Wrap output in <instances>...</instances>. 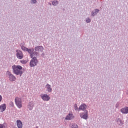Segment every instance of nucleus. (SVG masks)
<instances>
[{
  "mask_svg": "<svg viewBox=\"0 0 128 128\" xmlns=\"http://www.w3.org/2000/svg\"><path fill=\"white\" fill-rule=\"evenodd\" d=\"M13 72L16 76H22V67L20 65H13L12 66Z\"/></svg>",
  "mask_w": 128,
  "mask_h": 128,
  "instance_id": "obj_1",
  "label": "nucleus"
},
{
  "mask_svg": "<svg viewBox=\"0 0 128 128\" xmlns=\"http://www.w3.org/2000/svg\"><path fill=\"white\" fill-rule=\"evenodd\" d=\"M6 76L9 78V80L10 82H15L16 80V76L12 74L10 70H8L6 72Z\"/></svg>",
  "mask_w": 128,
  "mask_h": 128,
  "instance_id": "obj_2",
  "label": "nucleus"
},
{
  "mask_svg": "<svg viewBox=\"0 0 128 128\" xmlns=\"http://www.w3.org/2000/svg\"><path fill=\"white\" fill-rule=\"evenodd\" d=\"M15 104L18 108H22V98L20 97H16L14 98Z\"/></svg>",
  "mask_w": 128,
  "mask_h": 128,
  "instance_id": "obj_3",
  "label": "nucleus"
},
{
  "mask_svg": "<svg viewBox=\"0 0 128 128\" xmlns=\"http://www.w3.org/2000/svg\"><path fill=\"white\" fill-rule=\"evenodd\" d=\"M16 56L18 60H22L24 58V54L20 50H16Z\"/></svg>",
  "mask_w": 128,
  "mask_h": 128,
  "instance_id": "obj_4",
  "label": "nucleus"
},
{
  "mask_svg": "<svg viewBox=\"0 0 128 128\" xmlns=\"http://www.w3.org/2000/svg\"><path fill=\"white\" fill-rule=\"evenodd\" d=\"M80 117L84 120H88V110H85L84 112L80 114Z\"/></svg>",
  "mask_w": 128,
  "mask_h": 128,
  "instance_id": "obj_5",
  "label": "nucleus"
},
{
  "mask_svg": "<svg viewBox=\"0 0 128 128\" xmlns=\"http://www.w3.org/2000/svg\"><path fill=\"white\" fill-rule=\"evenodd\" d=\"M38 59H36V58H34L31 60L30 62V68H34V66H36L38 64Z\"/></svg>",
  "mask_w": 128,
  "mask_h": 128,
  "instance_id": "obj_6",
  "label": "nucleus"
},
{
  "mask_svg": "<svg viewBox=\"0 0 128 128\" xmlns=\"http://www.w3.org/2000/svg\"><path fill=\"white\" fill-rule=\"evenodd\" d=\"M41 98L44 102H48L50 100V97L48 94H41L40 95Z\"/></svg>",
  "mask_w": 128,
  "mask_h": 128,
  "instance_id": "obj_7",
  "label": "nucleus"
},
{
  "mask_svg": "<svg viewBox=\"0 0 128 128\" xmlns=\"http://www.w3.org/2000/svg\"><path fill=\"white\" fill-rule=\"evenodd\" d=\"M34 50L36 52H42L44 48L42 46H36L34 48Z\"/></svg>",
  "mask_w": 128,
  "mask_h": 128,
  "instance_id": "obj_8",
  "label": "nucleus"
},
{
  "mask_svg": "<svg viewBox=\"0 0 128 128\" xmlns=\"http://www.w3.org/2000/svg\"><path fill=\"white\" fill-rule=\"evenodd\" d=\"M74 118V114L72 113H69L66 117L65 120H72V118Z\"/></svg>",
  "mask_w": 128,
  "mask_h": 128,
  "instance_id": "obj_9",
  "label": "nucleus"
},
{
  "mask_svg": "<svg viewBox=\"0 0 128 128\" xmlns=\"http://www.w3.org/2000/svg\"><path fill=\"white\" fill-rule=\"evenodd\" d=\"M45 88H46V90H47L48 92H52V85L48 84H47L46 85Z\"/></svg>",
  "mask_w": 128,
  "mask_h": 128,
  "instance_id": "obj_10",
  "label": "nucleus"
},
{
  "mask_svg": "<svg viewBox=\"0 0 128 128\" xmlns=\"http://www.w3.org/2000/svg\"><path fill=\"white\" fill-rule=\"evenodd\" d=\"M120 112L124 114H128V107H124L120 109Z\"/></svg>",
  "mask_w": 128,
  "mask_h": 128,
  "instance_id": "obj_11",
  "label": "nucleus"
},
{
  "mask_svg": "<svg viewBox=\"0 0 128 128\" xmlns=\"http://www.w3.org/2000/svg\"><path fill=\"white\" fill-rule=\"evenodd\" d=\"M34 106V102H30L28 103L27 108L29 110H32Z\"/></svg>",
  "mask_w": 128,
  "mask_h": 128,
  "instance_id": "obj_12",
  "label": "nucleus"
},
{
  "mask_svg": "<svg viewBox=\"0 0 128 128\" xmlns=\"http://www.w3.org/2000/svg\"><path fill=\"white\" fill-rule=\"evenodd\" d=\"M86 104H82L79 107V110H82L84 112V110H86Z\"/></svg>",
  "mask_w": 128,
  "mask_h": 128,
  "instance_id": "obj_13",
  "label": "nucleus"
},
{
  "mask_svg": "<svg viewBox=\"0 0 128 128\" xmlns=\"http://www.w3.org/2000/svg\"><path fill=\"white\" fill-rule=\"evenodd\" d=\"M6 104H4L0 106V112H2L6 110Z\"/></svg>",
  "mask_w": 128,
  "mask_h": 128,
  "instance_id": "obj_14",
  "label": "nucleus"
},
{
  "mask_svg": "<svg viewBox=\"0 0 128 128\" xmlns=\"http://www.w3.org/2000/svg\"><path fill=\"white\" fill-rule=\"evenodd\" d=\"M99 12H100V10L94 9L91 12L92 16H96V14H98Z\"/></svg>",
  "mask_w": 128,
  "mask_h": 128,
  "instance_id": "obj_15",
  "label": "nucleus"
},
{
  "mask_svg": "<svg viewBox=\"0 0 128 128\" xmlns=\"http://www.w3.org/2000/svg\"><path fill=\"white\" fill-rule=\"evenodd\" d=\"M16 125L18 128H22V122L20 120H16Z\"/></svg>",
  "mask_w": 128,
  "mask_h": 128,
  "instance_id": "obj_16",
  "label": "nucleus"
},
{
  "mask_svg": "<svg viewBox=\"0 0 128 128\" xmlns=\"http://www.w3.org/2000/svg\"><path fill=\"white\" fill-rule=\"evenodd\" d=\"M38 52L34 51L32 54H30V56L32 58L34 59L36 58V56H38Z\"/></svg>",
  "mask_w": 128,
  "mask_h": 128,
  "instance_id": "obj_17",
  "label": "nucleus"
},
{
  "mask_svg": "<svg viewBox=\"0 0 128 128\" xmlns=\"http://www.w3.org/2000/svg\"><path fill=\"white\" fill-rule=\"evenodd\" d=\"M116 122L118 123V126H122V124H124V121H122V120L120 118H117L116 119Z\"/></svg>",
  "mask_w": 128,
  "mask_h": 128,
  "instance_id": "obj_18",
  "label": "nucleus"
},
{
  "mask_svg": "<svg viewBox=\"0 0 128 128\" xmlns=\"http://www.w3.org/2000/svg\"><path fill=\"white\" fill-rule=\"evenodd\" d=\"M20 46L21 48V49L22 50H23L24 52H28V48H26V47L24 46V44H20Z\"/></svg>",
  "mask_w": 128,
  "mask_h": 128,
  "instance_id": "obj_19",
  "label": "nucleus"
},
{
  "mask_svg": "<svg viewBox=\"0 0 128 128\" xmlns=\"http://www.w3.org/2000/svg\"><path fill=\"white\" fill-rule=\"evenodd\" d=\"M58 4V1L57 0H54L52 1V5L53 6H56Z\"/></svg>",
  "mask_w": 128,
  "mask_h": 128,
  "instance_id": "obj_20",
  "label": "nucleus"
},
{
  "mask_svg": "<svg viewBox=\"0 0 128 128\" xmlns=\"http://www.w3.org/2000/svg\"><path fill=\"white\" fill-rule=\"evenodd\" d=\"M27 52L30 54L34 52V48H28Z\"/></svg>",
  "mask_w": 128,
  "mask_h": 128,
  "instance_id": "obj_21",
  "label": "nucleus"
},
{
  "mask_svg": "<svg viewBox=\"0 0 128 128\" xmlns=\"http://www.w3.org/2000/svg\"><path fill=\"white\" fill-rule=\"evenodd\" d=\"M85 20H86V24H90V22H92V19H90V17H88L86 18Z\"/></svg>",
  "mask_w": 128,
  "mask_h": 128,
  "instance_id": "obj_22",
  "label": "nucleus"
},
{
  "mask_svg": "<svg viewBox=\"0 0 128 128\" xmlns=\"http://www.w3.org/2000/svg\"><path fill=\"white\" fill-rule=\"evenodd\" d=\"M0 128H8V125L6 124H0Z\"/></svg>",
  "mask_w": 128,
  "mask_h": 128,
  "instance_id": "obj_23",
  "label": "nucleus"
},
{
  "mask_svg": "<svg viewBox=\"0 0 128 128\" xmlns=\"http://www.w3.org/2000/svg\"><path fill=\"white\" fill-rule=\"evenodd\" d=\"M71 128H78V126L76 124H72L71 125Z\"/></svg>",
  "mask_w": 128,
  "mask_h": 128,
  "instance_id": "obj_24",
  "label": "nucleus"
},
{
  "mask_svg": "<svg viewBox=\"0 0 128 128\" xmlns=\"http://www.w3.org/2000/svg\"><path fill=\"white\" fill-rule=\"evenodd\" d=\"M74 108L75 110H80V108L78 107V104H74Z\"/></svg>",
  "mask_w": 128,
  "mask_h": 128,
  "instance_id": "obj_25",
  "label": "nucleus"
},
{
  "mask_svg": "<svg viewBox=\"0 0 128 128\" xmlns=\"http://www.w3.org/2000/svg\"><path fill=\"white\" fill-rule=\"evenodd\" d=\"M20 62H21V64H26V62H28V61H26V60H20Z\"/></svg>",
  "mask_w": 128,
  "mask_h": 128,
  "instance_id": "obj_26",
  "label": "nucleus"
},
{
  "mask_svg": "<svg viewBox=\"0 0 128 128\" xmlns=\"http://www.w3.org/2000/svg\"><path fill=\"white\" fill-rule=\"evenodd\" d=\"M36 2V0H32L31 4H35Z\"/></svg>",
  "mask_w": 128,
  "mask_h": 128,
  "instance_id": "obj_27",
  "label": "nucleus"
},
{
  "mask_svg": "<svg viewBox=\"0 0 128 128\" xmlns=\"http://www.w3.org/2000/svg\"><path fill=\"white\" fill-rule=\"evenodd\" d=\"M10 106H14V102H10Z\"/></svg>",
  "mask_w": 128,
  "mask_h": 128,
  "instance_id": "obj_28",
  "label": "nucleus"
},
{
  "mask_svg": "<svg viewBox=\"0 0 128 128\" xmlns=\"http://www.w3.org/2000/svg\"><path fill=\"white\" fill-rule=\"evenodd\" d=\"M2 100V95H0V102Z\"/></svg>",
  "mask_w": 128,
  "mask_h": 128,
  "instance_id": "obj_29",
  "label": "nucleus"
},
{
  "mask_svg": "<svg viewBox=\"0 0 128 128\" xmlns=\"http://www.w3.org/2000/svg\"><path fill=\"white\" fill-rule=\"evenodd\" d=\"M116 108H118V104H116Z\"/></svg>",
  "mask_w": 128,
  "mask_h": 128,
  "instance_id": "obj_30",
  "label": "nucleus"
},
{
  "mask_svg": "<svg viewBox=\"0 0 128 128\" xmlns=\"http://www.w3.org/2000/svg\"><path fill=\"white\" fill-rule=\"evenodd\" d=\"M36 128H38V126H36Z\"/></svg>",
  "mask_w": 128,
  "mask_h": 128,
  "instance_id": "obj_31",
  "label": "nucleus"
},
{
  "mask_svg": "<svg viewBox=\"0 0 128 128\" xmlns=\"http://www.w3.org/2000/svg\"><path fill=\"white\" fill-rule=\"evenodd\" d=\"M50 6H52V4H50Z\"/></svg>",
  "mask_w": 128,
  "mask_h": 128,
  "instance_id": "obj_32",
  "label": "nucleus"
},
{
  "mask_svg": "<svg viewBox=\"0 0 128 128\" xmlns=\"http://www.w3.org/2000/svg\"><path fill=\"white\" fill-rule=\"evenodd\" d=\"M42 55L44 56V53L42 54Z\"/></svg>",
  "mask_w": 128,
  "mask_h": 128,
  "instance_id": "obj_33",
  "label": "nucleus"
}]
</instances>
